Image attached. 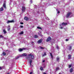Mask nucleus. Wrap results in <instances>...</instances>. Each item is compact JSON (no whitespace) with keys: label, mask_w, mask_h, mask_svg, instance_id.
<instances>
[{"label":"nucleus","mask_w":74,"mask_h":74,"mask_svg":"<svg viewBox=\"0 0 74 74\" xmlns=\"http://www.w3.org/2000/svg\"><path fill=\"white\" fill-rule=\"evenodd\" d=\"M71 55H68V59H71Z\"/></svg>","instance_id":"ddd939ff"},{"label":"nucleus","mask_w":74,"mask_h":74,"mask_svg":"<svg viewBox=\"0 0 74 74\" xmlns=\"http://www.w3.org/2000/svg\"><path fill=\"white\" fill-rule=\"evenodd\" d=\"M3 32L4 33H6V31L5 30H3Z\"/></svg>","instance_id":"2f4dec72"},{"label":"nucleus","mask_w":74,"mask_h":74,"mask_svg":"<svg viewBox=\"0 0 74 74\" xmlns=\"http://www.w3.org/2000/svg\"><path fill=\"white\" fill-rule=\"evenodd\" d=\"M59 70V67H57L56 68V71H58V70Z\"/></svg>","instance_id":"f3484780"},{"label":"nucleus","mask_w":74,"mask_h":74,"mask_svg":"<svg viewBox=\"0 0 74 74\" xmlns=\"http://www.w3.org/2000/svg\"><path fill=\"white\" fill-rule=\"evenodd\" d=\"M0 38H3V36L2 35H0Z\"/></svg>","instance_id":"473e14b6"},{"label":"nucleus","mask_w":74,"mask_h":74,"mask_svg":"<svg viewBox=\"0 0 74 74\" xmlns=\"http://www.w3.org/2000/svg\"><path fill=\"white\" fill-rule=\"evenodd\" d=\"M42 39H40L39 40L38 42V44L41 43V42H42Z\"/></svg>","instance_id":"9d476101"},{"label":"nucleus","mask_w":74,"mask_h":74,"mask_svg":"<svg viewBox=\"0 0 74 74\" xmlns=\"http://www.w3.org/2000/svg\"><path fill=\"white\" fill-rule=\"evenodd\" d=\"M34 6H36V5H35Z\"/></svg>","instance_id":"49530a36"},{"label":"nucleus","mask_w":74,"mask_h":74,"mask_svg":"<svg viewBox=\"0 0 74 74\" xmlns=\"http://www.w3.org/2000/svg\"><path fill=\"white\" fill-rule=\"evenodd\" d=\"M67 24H69V22H68L67 23H62V25H67Z\"/></svg>","instance_id":"1a4fd4ad"},{"label":"nucleus","mask_w":74,"mask_h":74,"mask_svg":"<svg viewBox=\"0 0 74 74\" xmlns=\"http://www.w3.org/2000/svg\"><path fill=\"white\" fill-rule=\"evenodd\" d=\"M19 58V56H18V57H16V59H18Z\"/></svg>","instance_id":"7c9ffc66"},{"label":"nucleus","mask_w":74,"mask_h":74,"mask_svg":"<svg viewBox=\"0 0 74 74\" xmlns=\"http://www.w3.org/2000/svg\"><path fill=\"white\" fill-rule=\"evenodd\" d=\"M56 59H57V62H59V57H58L57 58H56Z\"/></svg>","instance_id":"4468645a"},{"label":"nucleus","mask_w":74,"mask_h":74,"mask_svg":"<svg viewBox=\"0 0 74 74\" xmlns=\"http://www.w3.org/2000/svg\"><path fill=\"white\" fill-rule=\"evenodd\" d=\"M72 66V65H69V68H70L71 66Z\"/></svg>","instance_id":"c85d7f7f"},{"label":"nucleus","mask_w":74,"mask_h":74,"mask_svg":"<svg viewBox=\"0 0 74 74\" xmlns=\"http://www.w3.org/2000/svg\"><path fill=\"white\" fill-rule=\"evenodd\" d=\"M20 24H21V25H23V23L21 22H20Z\"/></svg>","instance_id":"f704fd0d"},{"label":"nucleus","mask_w":74,"mask_h":74,"mask_svg":"<svg viewBox=\"0 0 74 74\" xmlns=\"http://www.w3.org/2000/svg\"><path fill=\"white\" fill-rule=\"evenodd\" d=\"M69 39H66L65 40V41H69Z\"/></svg>","instance_id":"c756f323"},{"label":"nucleus","mask_w":74,"mask_h":74,"mask_svg":"<svg viewBox=\"0 0 74 74\" xmlns=\"http://www.w3.org/2000/svg\"><path fill=\"white\" fill-rule=\"evenodd\" d=\"M51 37H49L47 39L46 41L47 42H48V41H51Z\"/></svg>","instance_id":"39448f33"},{"label":"nucleus","mask_w":74,"mask_h":74,"mask_svg":"<svg viewBox=\"0 0 74 74\" xmlns=\"http://www.w3.org/2000/svg\"><path fill=\"white\" fill-rule=\"evenodd\" d=\"M60 29H63V27H60Z\"/></svg>","instance_id":"c9c22d12"},{"label":"nucleus","mask_w":74,"mask_h":74,"mask_svg":"<svg viewBox=\"0 0 74 74\" xmlns=\"http://www.w3.org/2000/svg\"><path fill=\"white\" fill-rule=\"evenodd\" d=\"M34 8H36V6L35 7H34Z\"/></svg>","instance_id":"c03bdc74"},{"label":"nucleus","mask_w":74,"mask_h":74,"mask_svg":"<svg viewBox=\"0 0 74 74\" xmlns=\"http://www.w3.org/2000/svg\"><path fill=\"white\" fill-rule=\"evenodd\" d=\"M43 74H47V73H43Z\"/></svg>","instance_id":"a19ab883"},{"label":"nucleus","mask_w":74,"mask_h":74,"mask_svg":"<svg viewBox=\"0 0 74 74\" xmlns=\"http://www.w3.org/2000/svg\"><path fill=\"white\" fill-rule=\"evenodd\" d=\"M70 73H72L73 72V69L72 68L70 69Z\"/></svg>","instance_id":"aec40b11"},{"label":"nucleus","mask_w":74,"mask_h":74,"mask_svg":"<svg viewBox=\"0 0 74 74\" xmlns=\"http://www.w3.org/2000/svg\"><path fill=\"white\" fill-rule=\"evenodd\" d=\"M37 28H38V29H41V30H42V28L41 27H38Z\"/></svg>","instance_id":"412c9836"},{"label":"nucleus","mask_w":74,"mask_h":74,"mask_svg":"<svg viewBox=\"0 0 74 74\" xmlns=\"http://www.w3.org/2000/svg\"><path fill=\"white\" fill-rule=\"evenodd\" d=\"M24 19L25 21H29V18L27 17H25L24 18Z\"/></svg>","instance_id":"f8f14e48"},{"label":"nucleus","mask_w":74,"mask_h":74,"mask_svg":"<svg viewBox=\"0 0 74 74\" xmlns=\"http://www.w3.org/2000/svg\"><path fill=\"white\" fill-rule=\"evenodd\" d=\"M3 8L2 7L0 8V11H3Z\"/></svg>","instance_id":"dca6fc26"},{"label":"nucleus","mask_w":74,"mask_h":74,"mask_svg":"<svg viewBox=\"0 0 74 74\" xmlns=\"http://www.w3.org/2000/svg\"><path fill=\"white\" fill-rule=\"evenodd\" d=\"M56 11H57V12L58 13V14H59V13H60V12H59V11H58V9H56Z\"/></svg>","instance_id":"cd10ccee"},{"label":"nucleus","mask_w":74,"mask_h":74,"mask_svg":"<svg viewBox=\"0 0 74 74\" xmlns=\"http://www.w3.org/2000/svg\"><path fill=\"white\" fill-rule=\"evenodd\" d=\"M61 25H61V24H60V26H61Z\"/></svg>","instance_id":"37998d69"},{"label":"nucleus","mask_w":74,"mask_h":74,"mask_svg":"<svg viewBox=\"0 0 74 74\" xmlns=\"http://www.w3.org/2000/svg\"><path fill=\"white\" fill-rule=\"evenodd\" d=\"M25 48H23V49H21L20 48L18 50L19 51V52H22V51H23V50H25Z\"/></svg>","instance_id":"9b49d317"},{"label":"nucleus","mask_w":74,"mask_h":74,"mask_svg":"<svg viewBox=\"0 0 74 74\" xmlns=\"http://www.w3.org/2000/svg\"><path fill=\"white\" fill-rule=\"evenodd\" d=\"M40 49H44V48L43 47H40Z\"/></svg>","instance_id":"4be33fe9"},{"label":"nucleus","mask_w":74,"mask_h":74,"mask_svg":"<svg viewBox=\"0 0 74 74\" xmlns=\"http://www.w3.org/2000/svg\"><path fill=\"white\" fill-rule=\"evenodd\" d=\"M58 74H61L60 73H59Z\"/></svg>","instance_id":"a18cd8bd"},{"label":"nucleus","mask_w":74,"mask_h":74,"mask_svg":"<svg viewBox=\"0 0 74 74\" xmlns=\"http://www.w3.org/2000/svg\"><path fill=\"white\" fill-rule=\"evenodd\" d=\"M29 56H30V58H27V60H29V64H30V66L31 67H33V65L32 66V59H34V55H32V54H29L28 55Z\"/></svg>","instance_id":"f257e3e1"},{"label":"nucleus","mask_w":74,"mask_h":74,"mask_svg":"<svg viewBox=\"0 0 74 74\" xmlns=\"http://www.w3.org/2000/svg\"><path fill=\"white\" fill-rule=\"evenodd\" d=\"M43 62H45V60H43Z\"/></svg>","instance_id":"ea45409f"},{"label":"nucleus","mask_w":74,"mask_h":74,"mask_svg":"<svg viewBox=\"0 0 74 74\" xmlns=\"http://www.w3.org/2000/svg\"><path fill=\"white\" fill-rule=\"evenodd\" d=\"M22 10L23 11V12H25L26 10V8H25V6H22Z\"/></svg>","instance_id":"20e7f679"},{"label":"nucleus","mask_w":74,"mask_h":74,"mask_svg":"<svg viewBox=\"0 0 74 74\" xmlns=\"http://www.w3.org/2000/svg\"><path fill=\"white\" fill-rule=\"evenodd\" d=\"M5 1H4V3L3 4V6L4 8H5V9H6V6H5Z\"/></svg>","instance_id":"423d86ee"},{"label":"nucleus","mask_w":74,"mask_h":74,"mask_svg":"<svg viewBox=\"0 0 74 74\" xmlns=\"http://www.w3.org/2000/svg\"><path fill=\"white\" fill-rule=\"evenodd\" d=\"M73 16V14L71 12H69L67 14L66 17V18H70Z\"/></svg>","instance_id":"f03ea898"},{"label":"nucleus","mask_w":74,"mask_h":74,"mask_svg":"<svg viewBox=\"0 0 74 74\" xmlns=\"http://www.w3.org/2000/svg\"><path fill=\"white\" fill-rule=\"evenodd\" d=\"M13 22H14V20H12V21L8 20V21L7 22V23H12Z\"/></svg>","instance_id":"0eeeda50"},{"label":"nucleus","mask_w":74,"mask_h":74,"mask_svg":"<svg viewBox=\"0 0 74 74\" xmlns=\"http://www.w3.org/2000/svg\"><path fill=\"white\" fill-rule=\"evenodd\" d=\"M21 28H23V26L22 25H21V26H20Z\"/></svg>","instance_id":"e433bc0d"},{"label":"nucleus","mask_w":74,"mask_h":74,"mask_svg":"<svg viewBox=\"0 0 74 74\" xmlns=\"http://www.w3.org/2000/svg\"><path fill=\"white\" fill-rule=\"evenodd\" d=\"M40 69L41 70H43V68H42V67H40Z\"/></svg>","instance_id":"b1692460"},{"label":"nucleus","mask_w":74,"mask_h":74,"mask_svg":"<svg viewBox=\"0 0 74 74\" xmlns=\"http://www.w3.org/2000/svg\"><path fill=\"white\" fill-rule=\"evenodd\" d=\"M19 34H23V32H21V33H19Z\"/></svg>","instance_id":"393cba45"},{"label":"nucleus","mask_w":74,"mask_h":74,"mask_svg":"<svg viewBox=\"0 0 74 74\" xmlns=\"http://www.w3.org/2000/svg\"><path fill=\"white\" fill-rule=\"evenodd\" d=\"M72 49V46H68L67 47V49L69 51H71Z\"/></svg>","instance_id":"7ed1b4c3"},{"label":"nucleus","mask_w":74,"mask_h":74,"mask_svg":"<svg viewBox=\"0 0 74 74\" xmlns=\"http://www.w3.org/2000/svg\"><path fill=\"white\" fill-rule=\"evenodd\" d=\"M32 74V72L30 73V74Z\"/></svg>","instance_id":"79ce46f5"},{"label":"nucleus","mask_w":74,"mask_h":74,"mask_svg":"<svg viewBox=\"0 0 74 74\" xmlns=\"http://www.w3.org/2000/svg\"><path fill=\"white\" fill-rule=\"evenodd\" d=\"M3 56H5V55H6V53H5L4 52H3Z\"/></svg>","instance_id":"5701e85b"},{"label":"nucleus","mask_w":74,"mask_h":74,"mask_svg":"<svg viewBox=\"0 0 74 74\" xmlns=\"http://www.w3.org/2000/svg\"><path fill=\"white\" fill-rule=\"evenodd\" d=\"M56 48H57V49H59V46H58L57 45Z\"/></svg>","instance_id":"bb28decb"},{"label":"nucleus","mask_w":74,"mask_h":74,"mask_svg":"<svg viewBox=\"0 0 74 74\" xmlns=\"http://www.w3.org/2000/svg\"><path fill=\"white\" fill-rule=\"evenodd\" d=\"M45 55H47V54H46V53L45 52L44 54H42V56H45Z\"/></svg>","instance_id":"6ab92c4d"},{"label":"nucleus","mask_w":74,"mask_h":74,"mask_svg":"<svg viewBox=\"0 0 74 74\" xmlns=\"http://www.w3.org/2000/svg\"><path fill=\"white\" fill-rule=\"evenodd\" d=\"M27 56V54H26V53H23L22 54V55L21 56H20L21 57H22V56Z\"/></svg>","instance_id":"6e6552de"},{"label":"nucleus","mask_w":74,"mask_h":74,"mask_svg":"<svg viewBox=\"0 0 74 74\" xmlns=\"http://www.w3.org/2000/svg\"><path fill=\"white\" fill-rule=\"evenodd\" d=\"M1 70V67H0V70Z\"/></svg>","instance_id":"58836bf2"},{"label":"nucleus","mask_w":74,"mask_h":74,"mask_svg":"<svg viewBox=\"0 0 74 74\" xmlns=\"http://www.w3.org/2000/svg\"><path fill=\"white\" fill-rule=\"evenodd\" d=\"M30 2L31 3H32V0H31L30 1Z\"/></svg>","instance_id":"4c0bfd02"},{"label":"nucleus","mask_w":74,"mask_h":74,"mask_svg":"<svg viewBox=\"0 0 74 74\" xmlns=\"http://www.w3.org/2000/svg\"><path fill=\"white\" fill-rule=\"evenodd\" d=\"M51 58L53 59V56L51 54Z\"/></svg>","instance_id":"72a5a7b5"},{"label":"nucleus","mask_w":74,"mask_h":74,"mask_svg":"<svg viewBox=\"0 0 74 74\" xmlns=\"http://www.w3.org/2000/svg\"><path fill=\"white\" fill-rule=\"evenodd\" d=\"M31 44L32 45H34V42L32 41L31 42Z\"/></svg>","instance_id":"a878e982"},{"label":"nucleus","mask_w":74,"mask_h":74,"mask_svg":"<svg viewBox=\"0 0 74 74\" xmlns=\"http://www.w3.org/2000/svg\"><path fill=\"white\" fill-rule=\"evenodd\" d=\"M10 25H9L8 27V31H10Z\"/></svg>","instance_id":"2eb2a0df"},{"label":"nucleus","mask_w":74,"mask_h":74,"mask_svg":"<svg viewBox=\"0 0 74 74\" xmlns=\"http://www.w3.org/2000/svg\"><path fill=\"white\" fill-rule=\"evenodd\" d=\"M34 37L35 38H38V36L36 35H35L34 36Z\"/></svg>","instance_id":"a211bd4d"}]
</instances>
